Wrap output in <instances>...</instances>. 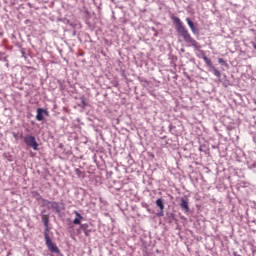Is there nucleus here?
I'll use <instances>...</instances> for the list:
<instances>
[{
	"mask_svg": "<svg viewBox=\"0 0 256 256\" xmlns=\"http://www.w3.org/2000/svg\"><path fill=\"white\" fill-rule=\"evenodd\" d=\"M172 21L174 25H176L175 29L178 35L182 37L183 41L186 42L187 45H190L191 47H195V48L199 47V43L197 42V40L193 39V37L191 36V33H189V30L185 28V25H183V21H181L179 17L173 16Z\"/></svg>",
	"mask_w": 256,
	"mask_h": 256,
	"instance_id": "1",
	"label": "nucleus"
},
{
	"mask_svg": "<svg viewBox=\"0 0 256 256\" xmlns=\"http://www.w3.org/2000/svg\"><path fill=\"white\" fill-rule=\"evenodd\" d=\"M24 143L28 147H31L34 151H37L39 149V143H37V140L35 139V136L26 135L24 137Z\"/></svg>",
	"mask_w": 256,
	"mask_h": 256,
	"instance_id": "2",
	"label": "nucleus"
},
{
	"mask_svg": "<svg viewBox=\"0 0 256 256\" xmlns=\"http://www.w3.org/2000/svg\"><path fill=\"white\" fill-rule=\"evenodd\" d=\"M44 239L46 242V246L51 251V253H59V247L53 243V240H51V237H49V234L46 232L44 234Z\"/></svg>",
	"mask_w": 256,
	"mask_h": 256,
	"instance_id": "3",
	"label": "nucleus"
},
{
	"mask_svg": "<svg viewBox=\"0 0 256 256\" xmlns=\"http://www.w3.org/2000/svg\"><path fill=\"white\" fill-rule=\"evenodd\" d=\"M156 206L160 209V212L157 213V217H163L164 213V209H165V203L163 202V199L162 198H158L156 200Z\"/></svg>",
	"mask_w": 256,
	"mask_h": 256,
	"instance_id": "4",
	"label": "nucleus"
},
{
	"mask_svg": "<svg viewBox=\"0 0 256 256\" xmlns=\"http://www.w3.org/2000/svg\"><path fill=\"white\" fill-rule=\"evenodd\" d=\"M49 112H47V110L43 109V108H38L37 109V115H36V120L37 121H43V119H45L44 115H48Z\"/></svg>",
	"mask_w": 256,
	"mask_h": 256,
	"instance_id": "5",
	"label": "nucleus"
},
{
	"mask_svg": "<svg viewBox=\"0 0 256 256\" xmlns=\"http://www.w3.org/2000/svg\"><path fill=\"white\" fill-rule=\"evenodd\" d=\"M45 205L47 207H51L54 211H59V202H51L49 200H45Z\"/></svg>",
	"mask_w": 256,
	"mask_h": 256,
	"instance_id": "6",
	"label": "nucleus"
},
{
	"mask_svg": "<svg viewBox=\"0 0 256 256\" xmlns=\"http://www.w3.org/2000/svg\"><path fill=\"white\" fill-rule=\"evenodd\" d=\"M186 23L187 25L190 27L192 33L195 35L196 33H198L199 30H197V28H195V24L193 23V21H191L190 18H186Z\"/></svg>",
	"mask_w": 256,
	"mask_h": 256,
	"instance_id": "7",
	"label": "nucleus"
},
{
	"mask_svg": "<svg viewBox=\"0 0 256 256\" xmlns=\"http://www.w3.org/2000/svg\"><path fill=\"white\" fill-rule=\"evenodd\" d=\"M180 207L186 213H189V202H187V200H185L184 198H181Z\"/></svg>",
	"mask_w": 256,
	"mask_h": 256,
	"instance_id": "8",
	"label": "nucleus"
},
{
	"mask_svg": "<svg viewBox=\"0 0 256 256\" xmlns=\"http://www.w3.org/2000/svg\"><path fill=\"white\" fill-rule=\"evenodd\" d=\"M76 218L73 220L74 225H81V220L83 219V216L77 211H74Z\"/></svg>",
	"mask_w": 256,
	"mask_h": 256,
	"instance_id": "9",
	"label": "nucleus"
},
{
	"mask_svg": "<svg viewBox=\"0 0 256 256\" xmlns=\"http://www.w3.org/2000/svg\"><path fill=\"white\" fill-rule=\"evenodd\" d=\"M42 223H44V227H46V231H49V215H42Z\"/></svg>",
	"mask_w": 256,
	"mask_h": 256,
	"instance_id": "10",
	"label": "nucleus"
},
{
	"mask_svg": "<svg viewBox=\"0 0 256 256\" xmlns=\"http://www.w3.org/2000/svg\"><path fill=\"white\" fill-rule=\"evenodd\" d=\"M75 173H76L77 177H79L80 179H84V177H85V172L81 171V169L76 168V169H75Z\"/></svg>",
	"mask_w": 256,
	"mask_h": 256,
	"instance_id": "11",
	"label": "nucleus"
},
{
	"mask_svg": "<svg viewBox=\"0 0 256 256\" xmlns=\"http://www.w3.org/2000/svg\"><path fill=\"white\" fill-rule=\"evenodd\" d=\"M203 59L206 63V65H208V67H211V65H213V62H211V59H209L207 56H203Z\"/></svg>",
	"mask_w": 256,
	"mask_h": 256,
	"instance_id": "12",
	"label": "nucleus"
},
{
	"mask_svg": "<svg viewBox=\"0 0 256 256\" xmlns=\"http://www.w3.org/2000/svg\"><path fill=\"white\" fill-rule=\"evenodd\" d=\"M213 72H214L215 77H218V79H221V71L214 68Z\"/></svg>",
	"mask_w": 256,
	"mask_h": 256,
	"instance_id": "13",
	"label": "nucleus"
},
{
	"mask_svg": "<svg viewBox=\"0 0 256 256\" xmlns=\"http://www.w3.org/2000/svg\"><path fill=\"white\" fill-rule=\"evenodd\" d=\"M80 99L83 107H85L87 105V103L85 102V97L82 96Z\"/></svg>",
	"mask_w": 256,
	"mask_h": 256,
	"instance_id": "14",
	"label": "nucleus"
},
{
	"mask_svg": "<svg viewBox=\"0 0 256 256\" xmlns=\"http://www.w3.org/2000/svg\"><path fill=\"white\" fill-rule=\"evenodd\" d=\"M218 63H220V65H223L225 64V60L223 58H219Z\"/></svg>",
	"mask_w": 256,
	"mask_h": 256,
	"instance_id": "15",
	"label": "nucleus"
},
{
	"mask_svg": "<svg viewBox=\"0 0 256 256\" xmlns=\"http://www.w3.org/2000/svg\"><path fill=\"white\" fill-rule=\"evenodd\" d=\"M35 195H37L38 197H40L39 193L38 192H35Z\"/></svg>",
	"mask_w": 256,
	"mask_h": 256,
	"instance_id": "16",
	"label": "nucleus"
}]
</instances>
